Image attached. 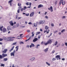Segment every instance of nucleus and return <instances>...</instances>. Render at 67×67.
<instances>
[{"instance_id":"nucleus-1","label":"nucleus","mask_w":67,"mask_h":67,"mask_svg":"<svg viewBox=\"0 0 67 67\" xmlns=\"http://www.w3.org/2000/svg\"><path fill=\"white\" fill-rule=\"evenodd\" d=\"M62 3L63 5H64L65 4V0H60L59 3V5H60Z\"/></svg>"},{"instance_id":"nucleus-2","label":"nucleus","mask_w":67,"mask_h":67,"mask_svg":"<svg viewBox=\"0 0 67 67\" xmlns=\"http://www.w3.org/2000/svg\"><path fill=\"white\" fill-rule=\"evenodd\" d=\"M13 38H15V37H9L8 38V39L9 40H10L11 41H13L14 40V39H13Z\"/></svg>"},{"instance_id":"nucleus-3","label":"nucleus","mask_w":67,"mask_h":67,"mask_svg":"<svg viewBox=\"0 0 67 67\" xmlns=\"http://www.w3.org/2000/svg\"><path fill=\"white\" fill-rule=\"evenodd\" d=\"M55 58H57V60H58L59 59L60 60V59L61 58L60 56L59 55H57L55 57Z\"/></svg>"},{"instance_id":"nucleus-4","label":"nucleus","mask_w":67,"mask_h":67,"mask_svg":"<svg viewBox=\"0 0 67 67\" xmlns=\"http://www.w3.org/2000/svg\"><path fill=\"white\" fill-rule=\"evenodd\" d=\"M45 30L44 31V33H45V32H46L47 31V30L48 29V26H46V27L45 28Z\"/></svg>"},{"instance_id":"nucleus-5","label":"nucleus","mask_w":67,"mask_h":67,"mask_svg":"<svg viewBox=\"0 0 67 67\" xmlns=\"http://www.w3.org/2000/svg\"><path fill=\"white\" fill-rule=\"evenodd\" d=\"M35 13L34 12H32L30 14V17H32L34 16Z\"/></svg>"},{"instance_id":"nucleus-6","label":"nucleus","mask_w":67,"mask_h":67,"mask_svg":"<svg viewBox=\"0 0 67 67\" xmlns=\"http://www.w3.org/2000/svg\"><path fill=\"white\" fill-rule=\"evenodd\" d=\"M48 9L50 11H51V12H53V7L52 6H51L49 8H48Z\"/></svg>"},{"instance_id":"nucleus-7","label":"nucleus","mask_w":67,"mask_h":67,"mask_svg":"<svg viewBox=\"0 0 67 67\" xmlns=\"http://www.w3.org/2000/svg\"><path fill=\"white\" fill-rule=\"evenodd\" d=\"M7 31H9V30H11L12 29H11V26H8L7 27Z\"/></svg>"},{"instance_id":"nucleus-8","label":"nucleus","mask_w":67,"mask_h":67,"mask_svg":"<svg viewBox=\"0 0 67 67\" xmlns=\"http://www.w3.org/2000/svg\"><path fill=\"white\" fill-rule=\"evenodd\" d=\"M47 42L48 43V44H51L52 42V40L50 39L49 40H48Z\"/></svg>"},{"instance_id":"nucleus-9","label":"nucleus","mask_w":67,"mask_h":67,"mask_svg":"<svg viewBox=\"0 0 67 67\" xmlns=\"http://www.w3.org/2000/svg\"><path fill=\"white\" fill-rule=\"evenodd\" d=\"M12 22H13L12 21H9V23H10V24L11 26H13V25H14V23Z\"/></svg>"},{"instance_id":"nucleus-10","label":"nucleus","mask_w":67,"mask_h":67,"mask_svg":"<svg viewBox=\"0 0 67 67\" xmlns=\"http://www.w3.org/2000/svg\"><path fill=\"white\" fill-rule=\"evenodd\" d=\"M19 23H17L16 25H14V27H18L19 26Z\"/></svg>"},{"instance_id":"nucleus-11","label":"nucleus","mask_w":67,"mask_h":67,"mask_svg":"<svg viewBox=\"0 0 67 67\" xmlns=\"http://www.w3.org/2000/svg\"><path fill=\"white\" fill-rule=\"evenodd\" d=\"M2 31L3 33H4L7 31V29L5 28H4L3 29Z\"/></svg>"},{"instance_id":"nucleus-12","label":"nucleus","mask_w":67,"mask_h":67,"mask_svg":"<svg viewBox=\"0 0 67 67\" xmlns=\"http://www.w3.org/2000/svg\"><path fill=\"white\" fill-rule=\"evenodd\" d=\"M8 51L7 49H6L4 50V51H3V53H6Z\"/></svg>"},{"instance_id":"nucleus-13","label":"nucleus","mask_w":67,"mask_h":67,"mask_svg":"<svg viewBox=\"0 0 67 67\" xmlns=\"http://www.w3.org/2000/svg\"><path fill=\"white\" fill-rule=\"evenodd\" d=\"M38 40L37 38H36L34 39L33 41L34 42H36V41H37Z\"/></svg>"},{"instance_id":"nucleus-14","label":"nucleus","mask_w":67,"mask_h":67,"mask_svg":"<svg viewBox=\"0 0 67 67\" xmlns=\"http://www.w3.org/2000/svg\"><path fill=\"white\" fill-rule=\"evenodd\" d=\"M2 56H3V57H4L6 56H7V54H4V53H3L2 54Z\"/></svg>"},{"instance_id":"nucleus-15","label":"nucleus","mask_w":67,"mask_h":67,"mask_svg":"<svg viewBox=\"0 0 67 67\" xmlns=\"http://www.w3.org/2000/svg\"><path fill=\"white\" fill-rule=\"evenodd\" d=\"M10 55L11 56H14V52H12L10 53Z\"/></svg>"},{"instance_id":"nucleus-16","label":"nucleus","mask_w":67,"mask_h":67,"mask_svg":"<svg viewBox=\"0 0 67 67\" xmlns=\"http://www.w3.org/2000/svg\"><path fill=\"white\" fill-rule=\"evenodd\" d=\"M20 36H18L17 37V39H20L21 38H18V37H21L22 35H23V34H21L20 35Z\"/></svg>"},{"instance_id":"nucleus-17","label":"nucleus","mask_w":67,"mask_h":67,"mask_svg":"<svg viewBox=\"0 0 67 67\" xmlns=\"http://www.w3.org/2000/svg\"><path fill=\"white\" fill-rule=\"evenodd\" d=\"M48 48H47L44 50V52H47V51H48Z\"/></svg>"},{"instance_id":"nucleus-18","label":"nucleus","mask_w":67,"mask_h":67,"mask_svg":"<svg viewBox=\"0 0 67 67\" xmlns=\"http://www.w3.org/2000/svg\"><path fill=\"white\" fill-rule=\"evenodd\" d=\"M35 59V58L33 57L31 59H30V60H31V61H33V60H34Z\"/></svg>"},{"instance_id":"nucleus-19","label":"nucleus","mask_w":67,"mask_h":67,"mask_svg":"<svg viewBox=\"0 0 67 67\" xmlns=\"http://www.w3.org/2000/svg\"><path fill=\"white\" fill-rule=\"evenodd\" d=\"M12 1H13V0H10V1H9L8 2V3H11Z\"/></svg>"},{"instance_id":"nucleus-20","label":"nucleus","mask_w":67,"mask_h":67,"mask_svg":"<svg viewBox=\"0 0 67 67\" xmlns=\"http://www.w3.org/2000/svg\"><path fill=\"white\" fill-rule=\"evenodd\" d=\"M3 57L2 55H2H0V59L1 58V59H2V58H3Z\"/></svg>"},{"instance_id":"nucleus-21","label":"nucleus","mask_w":67,"mask_h":67,"mask_svg":"<svg viewBox=\"0 0 67 67\" xmlns=\"http://www.w3.org/2000/svg\"><path fill=\"white\" fill-rule=\"evenodd\" d=\"M40 32H37L36 33V35H38V34H40Z\"/></svg>"},{"instance_id":"nucleus-22","label":"nucleus","mask_w":67,"mask_h":67,"mask_svg":"<svg viewBox=\"0 0 67 67\" xmlns=\"http://www.w3.org/2000/svg\"><path fill=\"white\" fill-rule=\"evenodd\" d=\"M42 7V5L40 4L38 5V8H40Z\"/></svg>"},{"instance_id":"nucleus-23","label":"nucleus","mask_w":67,"mask_h":67,"mask_svg":"<svg viewBox=\"0 0 67 67\" xmlns=\"http://www.w3.org/2000/svg\"><path fill=\"white\" fill-rule=\"evenodd\" d=\"M31 45L32 47H34V46H35V45H34V44L33 43H31Z\"/></svg>"},{"instance_id":"nucleus-24","label":"nucleus","mask_w":67,"mask_h":67,"mask_svg":"<svg viewBox=\"0 0 67 67\" xmlns=\"http://www.w3.org/2000/svg\"><path fill=\"white\" fill-rule=\"evenodd\" d=\"M33 33H34V32H33L31 33L32 34V37H33V36H34V34Z\"/></svg>"},{"instance_id":"nucleus-25","label":"nucleus","mask_w":67,"mask_h":67,"mask_svg":"<svg viewBox=\"0 0 67 67\" xmlns=\"http://www.w3.org/2000/svg\"><path fill=\"white\" fill-rule=\"evenodd\" d=\"M8 60V58H4V61H5V62L6 61H7V60Z\"/></svg>"},{"instance_id":"nucleus-26","label":"nucleus","mask_w":67,"mask_h":67,"mask_svg":"<svg viewBox=\"0 0 67 67\" xmlns=\"http://www.w3.org/2000/svg\"><path fill=\"white\" fill-rule=\"evenodd\" d=\"M18 5L19 7H21V4L20 3H18Z\"/></svg>"},{"instance_id":"nucleus-27","label":"nucleus","mask_w":67,"mask_h":67,"mask_svg":"<svg viewBox=\"0 0 67 67\" xmlns=\"http://www.w3.org/2000/svg\"><path fill=\"white\" fill-rule=\"evenodd\" d=\"M48 44H49L47 42V43H44V45H46H46H47Z\"/></svg>"},{"instance_id":"nucleus-28","label":"nucleus","mask_w":67,"mask_h":67,"mask_svg":"<svg viewBox=\"0 0 67 67\" xmlns=\"http://www.w3.org/2000/svg\"><path fill=\"white\" fill-rule=\"evenodd\" d=\"M57 44H58V42L57 41H56L55 43H54L55 45L56 46Z\"/></svg>"},{"instance_id":"nucleus-29","label":"nucleus","mask_w":67,"mask_h":67,"mask_svg":"<svg viewBox=\"0 0 67 67\" xmlns=\"http://www.w3.org/2000/svg\"><path fill=\"white\" fill-rule=\"evenodd\" d=\"M1 66H3V67H4V64H3L2 63L1 64Z\"/></svg>"},{"instance_id":"nucleus-30","label":"nucleus","mask_w":67,"mask_h":67,"mask_svg":"<svg viewBox=\"0 0 67 67\" xmlns=\"http://www.w3.org/2000/svg\"><path fill=\"white\" fill-rule=\"evenodd\" d=\"M46 63L48 65V66H50V65H51L50 64L48 63V62H46Z\"/></svg>"},{"instance_id":"nucleus-31","label":"nucleus","mask_w":67,"mask_h":67,"mask_svg":"<svg viewBox=\"0 0 67 67\" xmlns=\"http://www.w3.org/2000/svg\"><path fill=\"white\" fill-rule=\"evenodd\" d=\"M51 25L52 27H54V25L53 23H51Z\"/></svg>"},{"instance_id":"nucleus-32","label":"nucleus","mask_w":67,"mask_h":67,"mask_svg":"<svg viewBox=\"0 0 67 67\" xmlns=\"http://www.w3.org/2000/svg\"><path fill=\"white\" fill-rule=\"evenodd\" d=\"M26 9V6H25L23 10H25V9Z\"/></svg>"},{"instance_id":"nucleus-33","label":"nucleus","mask_w":67,"mask_h":67,"mask_svg":"<svg viewBox=\"0 0 67 67\" xmlns=\"http://www.w3.org/2000/svg\"><path fill=\"white\" fill-rule=\"evenodd\" d=\"M3 40H5L7 39V38L5 37H3Z\"/></svg>"},{"instance_id":"nucleus-34","label":"nucleus","mask_w":67,"mask_h":67,"mask_svg":"<svg viewBox=\"0 0 67 67\" xmlns=\"http://www.w3.org/2000/svg\"><path fill=\"white\" fill-rule=\"evenodd\" d=\"M39 23L40 24H42V20H40V21Z\"/></svg>"},{"instance_id":"nucleus-35","label":"nucleus","mask_w":67,"mask_h":67,"mask_svg":"<svg viewBox=\"0 0 67 67\" xmlns=\"http://www.w3.org/2000/svg\"><path fill=\"white\" fill-rule=\"evenodd\" d=\"M64 31H65V29H63L61 31V32L62 33V32H64Z\"/></svg>"},{"instance_id":"nucleus-36","label":"nucleus","mask_w":67,"mask_h":67,"mask_svg":"<svg viewBox=\"0 0 67 67\" xmlns=\"http://www.w3.org/2000/svg\"><path fill=\"white\" fill-rule=\"evenodd\" d=\"M56 59L55 58H53L52 59V60H53V61H54V60H56Z\"/></svg>"},{"instance_id":"nucleus-37","label":"nucleus","mask_w":67,"mask_h":67,"mask_svg":"<svg viewBox=\"0 0 67 67\" xmlns=\"http://www.w3.org/2000/svg\"><path fill=\"white\" fill-rule=\"evenodd\" d=\"M57 1H55L54 3L55 4V5L56 4H57Z\"/></svg>"},{"instance_id":"nucleus-38","label":"nucleus","mask_w":67,"mask_h":67,"mask_svg":"<svg viewBox=\"0 0 67 67\" xmlns=\"http://www.w3.org/2000/svg\"><path fill=\"white\" fill-rule=\"evenodd\" d=\"M30 39H31V38H29L27 40H25V41L27 42V41H29V40Z\"/></svg>"},{"instance_id":"nucleus-39","label":"nucleus","mask_w":67,"mask_h":67,"mask_svg":"<svg viewBox=\"0 0 67 67\" xmlns=\"http://www.w3.org/2000/svg\"><path fill=\"white\" fill-rule=\"evenodd\" d=\"M16 44V42H15L13 44V45H15Z\"/></svg>"},{"instance_id":"nucleus-40","label":"nucleus","mask_w":67,"mask_h":67,"mask_svg":"<svg viewBox=\"0 0 67 67\" xmlns=\"http://www.w3.org/2000/svg\"><path fill=\"white\" fill-rule=\"evenodd\" d=\"M2 9V7L1 6H0V10H1Z\"/></svg>"},{"instance_id":"nucleus-41","label":"nucleus","mask_w":67,"mask_h":67,"mask_svg":"<svg viewBox=\"0 0 67 67\" xmlns=\"http://www.w3.org/2000/svg\"><path fill=\"white\" fill-rule=\"evenodd\" d=\"M65 18H66V16H63L62 17V18L63 19H65Z\"/></svg>"},{"instance_id":"nucleus-42","label":"nucleus","mask_w":67,"mask_h":67,"mask_svg":"<svg viewBox=\"0 0 67 67\" xmlns=\"http://www.w3.org/2000/svg\"><path fill=\"white\" fill-rule=\"evenodd\" d=\"M17 12L18 13H20V9H19L17 11Z\"/></svg>"},{"instance_id":"nucleus-43","label":"nucleus","mask_w":67,"mask_h":67,"mask_svg":"<svg viewBox=\"0 0 67 67\" xmlns=\"http://www.w3.org/2000/svg\"><path fill=\"white\" fill-rule=\"evenodd\" d=\"M3 39L0 38V41H3Z\"/></svg>"},{"instance_id":"nucleus-44","label":"nucleus","mask_w":67,"mask_h":67,"mask_svg":"<svg viewBox=\"0 0 67 67\" xmlns=\"http://www.w3.org/2000/svg\"><path fill=\"white\" fill-rule=\"evenodd\" d=\"M40 46V44L37 45L36 46V48H38V46Z\"/></svg>"},{"instance_id":"nucleus-45","label":"nucleus","mask_w":67,"mask_h":67,"mask_svg":"<svg viewBox=\"0 0 67 67\" xmlns=\"http://www.w3.org/2000/svg\"><path fill=\"white\" fill-rule=\"evenodd\" d=\"M20 44H24V42H20Z\"/></svg>"},{"instance_id":"nucleus-46","label":"nucleus","mask_w":67,"mask_h":67,"mask_svg":"<svg viewBox=\"0 0 67 67\" xmlns=\"http://www.w3.org/2000/svg\"><path fill=\"white\" fill-rule=\"evenodd\" d=\"M49 29L48 30V31H47V34H48V33H49Z\"/></svg>"},{"instance_id":"nucleus-47","label":"nucleus","mask_w":67,"mask_h":67,"mask_svg":"<svg viewBox=\"0 0 67 67\" xmlns=\"http://www.w3.org/2000/svg\"><path fill=\"white\" fill-rule=\"evenodd\" d=\"M45 18H46V19H48V16H45Z\"/></svg>"},{"instance_id":"nucleus-48","label":"nucleus","mask_w":67,"mask_h":67,"mask_svg":"<svg viewBox=\"0 0 67 67\" xmlns=\"http://www.w3.org/2000/svg\"><path fill=\"white\" fill-rule=\"evenodd\" d=\"M32 24V23L31 22H30L28 23V24L30 25L31 24Z\"/></svg>"},{"instance_id":"nucleus-49","label":"nucleus","mask_w":67,"mask_h":67,"mask_svg":"<svg viewBox=\"0 0 67 67\" xmlns=\"http://www.w3.org/2000/svg\"><path fill=\"white\" fill-rule=\"evenodd\" d=\"M26 16H29V13H28V14H26Z\"/></svg>"},{"instance_id":"nucleus-50","label":"nucleus","mask_w":67,"mask_h":67,"mask_svg":"<svg viewBox=\"0 0 67 67\" xmlns=\"http://www.w3.org/2000/svg\"><path fill=\"white\" fill-rule=\"evenodd\" d=\"M45 21L44 20H42V22L43 23H45Z\"/></svg>"},{"instance_id":"nucleus-51","label":"nucleus","mask_w":67,"mask_h":67,"mask_svg":"<svg viewBox=\"0 0 67 67\" xmlns=\"http://www.w3.org/2000/svg\"><path fill=\"white\" fill-rule=\"evenodd\" d=\"M26 5H29V2H27L26 3Z\"/></svg>"},{"instance_id":"nucleus-52","label":"nucleus","mask_w":67,"mask_h":67,"mask_svg":"<svg viewBox=\"0 0 67 67\" xmlns=\"http://www.w3.org/2000/svg\"><path fill=\"white\" fill-rule=\"evenodd\" d=\"M15 48H19V47L18 46H16V47H15Z\"/></svg>"},{"instance_id":"nucleus-53","label":"nucleus","mask_w":67,"mask_h":67,"mask_svg":"<svg viewBox=\"0 0 67 67\" xmlns=\"http://www.w3.org/2000/svg\"><path fill=\"white\" fill-rule=\"evenodd\" d=\"M18 15H16V19H17V18H18Z\"/></svg>"},{"instance_id":"nucleus-54","label":"nucleus","mask_w":67,"mask_h":67,"mask_svg":"<svg viewBox=\"0 0 67 67\" xmlns=\"http://www.w3.org/2000/svg\"><path fill=\"white\" fill-rule=\"evenodd\" d=\"M12 50H13V49H12V48L10 50H9L10 52H11V51H12Z\"/></svg>"},{"instance_id":"nucleus-55","label":"nucleus","mask_w":67,"mask_h":67,"mask_svg":"<svg viewBox=\"0 0 67 67\" xmlns=\"http://www.w3.org/2000/svg\"><path fill=\"white\" fill-rule=\"evenodd\" d=\"M55 53V50H53L52 51V53Z\"/></svg>"},{"instance_id":"nucleus-56","label":"nucleus","mask_w":67,"mask_h":67,"mask_svg":"<svg viewBox=\"0 0 67 67\" xmlns=\"http://www.w3.org/2000/svg\"><path fill=\"white\" fill-rule=\"evenodd\" d=\"M27 32H30V30H28L27 31Z\"/></svg>"},{"instance_id":"nucleus-57","label":"nucleus","mask_w":67,"mask_h":67,"mask_svg":"<svg viewBox=\"0 0 67 67\" xmlns=\"http://www.w3.org/2000/svg\"><path fill=\"white\" fill-rule=\"evenodd\" d=\"M65 44L66 46H67V43L66 42H65Z\"/></svg>"},{"instance_id":"nucleus-58","label":"nucleus","mask_w":67,"mask_h":67,"mask_svg":"<svg viewBox=\"0 0 67 67\" xmlns=\"http://www.w3.org/2000/svg\"><path fill=\"white\" fill-rule=\"evenodd\" d=\"M21 17H18V20H19V19H21Z\"/></svg>"},{"instance_id":"nucleus-59","label":"nucleus","mask_w":67,"mask_h":67,"mask_svg":"<svg viewBox=\"0 0 67 67\" xmlns=\"http://www.w3.org/2000/svg\"><path fill=\"white\" fill-rule=\"evenodd\" d=\"M34 26L35 27H36V26H37L36 25H35V24L34 25Z\"/></svg>"},{"instance_id":"nucleus-60","label":"nucleus","mask_w":67,"mask_h":67,"mask_svg":"<svg viewBox=\"0 0 67 67\" xmlns=\"http://www.w3.org/2000/svg\"><path fill=\"white\" fill-rule=\"evenodd\" d=\"M62 60H65V58H63L62 59Z\"/></svg>"},{"instance_id":"nucleus-61","label":"nucleus","mask_w":67,"mask_h":67,"mask_svg":"<svg viewBox=\"0 0 67 67\" xmlns=\"http://www.w3.org/2000/svg\"><path fill=\"white\" fill-rule=\"evenodd\" d=\"M14 46H13L12 48V49H13V48H14Z\"/></svg>"},{"instance_id":"nucleus-62","label":"nucleus","mask_w":67,"mask_h":67,"mask_svg":"<svg viewBox=\"0 0 67 67\" xmlns=\"http://www.w3.org/2000/svg\"><path fill=\"white\" fill-rule=\"evenodd\" d=\"M12 67H15L14 66V64H13V65L12 66Z\"/></svg>"},{"instance_id":"nucleus-63","label":"nucleus","mask_w":67,"mask_h":67,"mask_svg":"<svg viewBox=\"0 0 67 67\" xmlns=\"http://www.w3.org/2000/svg\"><path fill=\"white\" fill-rule=\"evenodd\" d=\"M31 4H32V3H29V5H31Z\"/></svg>"},{"instance_id":"nucleus-64","label":"nucleus","mask_w":67,"mask_h":67,"mask_svg":"<svg viewBox=\"0 0 67 67\" xmlns=\"http://www.w3.org/2000/svg\"><path fill=\"white\" fill-rule=\"evenodd\" d=\"M32 47V45L30 46V48H31Z\"/></svg>"}]
</instances>
